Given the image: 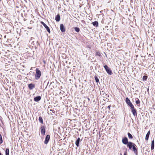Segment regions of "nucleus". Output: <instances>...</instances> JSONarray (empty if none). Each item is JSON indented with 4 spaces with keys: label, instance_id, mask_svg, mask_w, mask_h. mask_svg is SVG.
<instances>
[{
    "label": "nucleus",
    "instance_id": "9d476101",
    "mask_svg": "<svg viewBox=\"0 0 155 155\" xmlns=\"http://www.w3.org/2000/svg\"><path fill=\"white\" fill-rule=\"evenodd\" d=\"M61 31L62 32H64L65 31V28L63 24H61L60 25Z\"/></svg>",
    "mask_w": 155,
    "mask_h": 155
},
{
    "label": "nucleus",
    "instance_id": "6e6552de",
    "mask_svg": "<svg viewBox=\"0 0 155 155\" xmlns=\"http://www.w3.org/2000/svg\"><path fill=\"white\" fill-rule=\"evenodd\" d=\"M50 135H48V134L45 137V140L44 141V143L45 144H47L48 143L49 141L50 140Z\"/></svg>",
    "mask_w": 155,
    "mask_h": 155
},
{
    "label": "nucleus",
    "instance_id": "c756f323",
    "mask_svg": "<svg viewBox=\"0 0 155 155\" xmlns=\"http://www.w3.org/2000/svg\"><path fill=\"white\" fill-rule=\"evenodd\" d=\"M124 155H127V153L126 152H124Z\"/></svg>",
    "mask_w": 155,
    "mask_h": 155
},
{
    "label": "nucleus",
    "instance_id": "aec40b11",
    "mask_svg": "<svg viewBox=\"0 0 155 155\" xmlns=\"http://www.w3.org/2000/svg\"><path fill=\"white\" fill-rule=\"evenodd\" d=\"M128 137L129 139H132L133 138V137L131 134L130 133H128L127 134Z\"/></svg>",
    "mask_w": 155,
    "mask_h": 155
},
{
    "label": "nucleus",
    "instance_id": "f3484780",
    "mask_svg": "<svg viewBox=\"0 0 155 155\" xmlns=\"http://www.w3.org/2000/svg\"><path fill=\"white\" fill-rule=\"evenodd\" d=\"M92 24L94 26L97 27L98 26V23L97 21H95L92 23Z\"/></svg>",
    "mask_w": 155,
    "mask_h": 155
},
{
    "label": "nucleus",
    "instance_id": "f257e3e1",
    "mask_svg": "<svg viewBox=\"0 0 155 155\" xmlns=\"http://www.w3.org/2000/svg\"><path fill=\"white\" fill-rule=\"evenodd\" d=\"M36 74H35V79L36 80H38L41 76V72L38 68L36 69Z\"/></svg>",
    "mask_w": 155,
    "mask_h": 155
},
{
    "label": "nucleus",
    "instance_id": "0eeeda50",
    "mask_svg": "<svg viewBox=\"0 0 155 155\" xmlns=\"http://www.w3.org/2000/svg\"><path fill=\"white\" fill-rule=\"evenodd\" d=\"M41 133L43 135H44L45 133V129L43 126H41Z\"/></svg>",
    "mask_w": 155,
    "mask_h": 155
},
{
    "label": "nucleus",
    "instance_id": "39448f33",
    "mask_svg": "<svg viewBox=\"0 0 155 155\" xmlns=\"http://www.w3.org/2000/svg\"><path fill=\"white\" fill-rule=\"evenodd\" d=\"M131 112L133 115L134 116H137V110L136 109L134 108V106L131 108Z\"/></svg>",
    "mask_w": 155,
    "mask_h": 155
},
{
    "label": "nucleus",
    "instance_id": "9b49d317",
    "mask_svg": "<svg viewBox=\"0 0 155 155\" xmlns=\"http://www.w3.org/2000/svg\"><path fill=\"white\" fill-rule=\"evenodd\" d=\"M136 145L134 143L133 145V146L132 148L134 153L136 154H137V150L136 148Z\"/></svg>",
    "mask_w": 155,
    "mask_h": 155
},
{
    "label": "nucleus",
    "instance_id": "f8f14e48",
    "mask_svg": "<svg viewBox=\"0 0 155 155\" xmlns=\"http://www.w3.org/2000/svg\"><path fill=\"white\" fill-rule=\"evenodd\" d=\"M41 99V97L40 96H38L34 98V101L36 102L39 101Z\"/></svg>",
    "mask_w": 155,
    "mask_h": 155
},
{
    "label": "nucleus",
    "instance_id": "4be33fe9",
    "mask_svg": "<svg viewBox=\"0 0 155 155\" xmlns=\"http://www.w3.org/2000/svg\"><path fill=\"white\" fill-rule=\"evenodd\" d=\"M94 78H95V80L97 82V83H98L99 82V79H98V77L95 76V77H94Z\"/></svg>",
    "mask_w": 155,
    "mask_h": 155
},
{
    "label": "nucleus",
    "instance_id": "7ed1b4c3",
    "mask_svg": "<svg viewBox=\"0 0 155 155\" xmlns=\"http://www.w3.org/2000/svg\"><path fill=\"white\" fill-rule=\"evenodd\" d=\"M126 102L127 104L129 106L130 108L134 106L132 104L130 100L128 97H126Z\"/></svg>",
    "mask_w": 155,
    "mask_h": 155
},
{
    "label": "nucleus",
    "instance_id": "2eb2a0df",
    "mask_svg": "<svg viewBox=\"0 0 155 155\" xmlns=\"http://www.w3.org/2000/svg\"><path fill=\"white\" fill-rule=\"evenodd\" d=\"M154 140H153L152 141H151V150H153L154 148Z\"/></svg>",
    "mask_w": 155,
    "mask_h": 155
},
{
    "label": "nucleus",
    "instance_id": "4468645a",
    "mask_svg": "<svg viewBox=\"0 0 155 155\" xmlns=\"http://www.w3.org/2000/svg\"><path fill=\"white\" fill-rule=\"evenodd\" d=\"M80 141V139L78 137L75 141V145L77 147H78L79 146V142Z\"/></svg>",
    "mask_w": 155,
    "mask_h": 155
},
{
    "label": "nucleus",
    "instance_id": "f03ea898",
    "mask_svg": "<svg viewBox=\"0 0 155 155\" xmlns=\"http://www.w3.org/2000/svg\"><path fill=\"white\" fill-rule=\"evenodd\" d=\"M104 68L105 69L109 75H111L113 73L111 69L108 67V66L106 65L104 66Z\"/></svg>",
    "mask_w": 155,
    "mask_h": 155
},
{
    "label": "nucleus",
    "instance_id": "cd10ccee",
    "mask_svg": "<svg viewBox=\"0 0 155 155\" xmlns=\"http://www.w3.org/2000/svg\"><path fill=\"white\" fill-rule=\"evenodd\" d=\"M150 131H149L147 133V134H146L150 135Z\"/></svg>",
    "mask_w": 155,
    "mask_h": 155
},
{
    "label": "nucleus",
    "instance_id": "b1692460",
    "mask_svg": "<svg viewBox=\"0 0 155 155\" xmlns=\"http://www.w3.org/2000/svg\"><path fill=\"white\" fill-rule=\"evenodd\" d=\"M3 142V140H2V136L1 135H0V143L1 144Z\"/></svg>",
    "mask_w": 155,
    "mask_h": 155
},
{
    "label": "nucleus",
    "instance_id": "423d86ee",
    "mask_svg": "<svg viewBox=\"0 0 155 155\" xmlns=\"http://www.w3.org/2000/svg\"><path fill=\"white\" fill-rule=\"evenodd\" d=\"M122 142L123 144L125 145L127 144L129 142H128L127 138L126 137L122 139Z\"/></svg>",
    "mask_w": 155,
    "mask_h": 155
},
{
    "label": "nucleus",
    "instance_id": "2f4dec72",
    "mask_svg": "<svg viewBox=\"0 0 155 155\" xmlns=\"http://www.w3.org/2000/svg\"><path fill=\"white\" fill-rule=\"evenodd\" d=\"M87 98L88 100V101H89V100H90V99H89V98Z\"/></svg>",
    "mask_w": 155,
    "mask_h": 155
},
{
    "label": "nucleus",
    "instance_id": "72a5a7b5",
    "mask_svg": "<svg viewBox=\"0 0 155 155\" xmlns=\"http://www.w3.org/2000/svg\"><path fill=\"white\" fill-rule=\"evenodd\" d=\"M86 127H87V125H86Z\"/></svg>",
    "mask_w": 155,
    "mask_h": 155
},
{
    "label": "nucleus",
    "instance_id": "bb28decb",
    "mask_svg": "<svg viewBox=\"0 0 155 155\" xmlns=\"http://www.w3.org/2000/svg\"><path fill=\"white\" fill-rule=\"evenodd\" d=\"M96 55L98 56H100L101 55V54L99 52H97L96 53Z\"/></svg>",
    "mask_w": 155,
    "mask_h": 155
},
{
    "label": "nucleus",
    "instance_id": "a211bd4d",
    "mask_svg": "<svg viewBox=\"0 0 155 155\" xmlns=\"http://www.w3.org/2000/svg\"><path fill=\"white\" fill-rule=\"evenodd\" d=\"M9 151L8 148H7L5 150V155H9Z\"/></svg>",
    "mask_w": 155,
    "mask_h": 155
},
{
    "label": "nucleus",
    "instance_id": "a878e982",
    "mask_svg": "<svg viewBox=\"0 0 155 155\" xmlns=\"http://www.w3.org/2000/svg\"><path fill=\"white\" fill-rule=\"evenodd\" d=\"M140 102V101L138 99L136 101V103L137 104H139Z\"/></svg>",
    "mask_w": 155,
    "mask_h": 155
},
{
    "label": "nucleus",
    "instance_id": "ddd939ff",
    "mask_svg": "<svg viewBox=\"0 0 155 155\" xmlns=\"http://www.w3.org/2000/svg\"><path fill=\"white\" fill-rule=\"evenodd\" d=\"M28 87L29 88L30 90H32L35 87V84H33L31 83V84H28Z\"/></svg>",
    "mask_w": 155,
    "mask_h": 155
},
{
    "label": "nucleus",
    "instance_id": "dca6fc26",
    "mask_svg": "<svg viewBox=\"0 0 155 155\" xmlns=\"http://www.w3.org/2000/svg\"><path fill=\"white\" fill-rule=\"evenodd\" d=\"M55 20L57 21H59L60 20V15L59 14L57 15L56 16L55 18Z\"/></svg>",
    "mask_w": 155,
    "mask_h": 155
},
{
    "label": "nucleus",
    "instance_id": "473e14b6",
    "mask_svg": "<svg viewBox=\"0 0 155 155\" xmlns=\"http://www.w3.org/2000/svg\"><path fill=\"white\" fill-rule=\"evenodd\" d=\"M6 35H5V36H4V38H6Z\"/></svg>",
    "mask_w": 155,
    "mask_h": 155
},
{
    "label": "nucleus",
    "instance_id": "5701e85b",
    "mask_svg": "<svg viewBox=\"0 0 155 155\" xmlns=\"http://www.w3.org/2000/svg\"><path fill=\"white\" fill-rule=\"evenodd\" d=\"M147 78V76H144L143 77V80L144 81H146Z\"/></svg>",
    "mask_w": 155,
    "mask_h": 155
},
{
    "label": "nucleus",
    "instance_id": "f704fd0d",
    "mask_svg": "<svg viewBox=\"0 0 155 155\" xmlns=\"http://www.w3.org/2000/svg\"><path fill=\"white\" fill-rule=\"evenodd\" d=\"M120 155H122L121 153H120Z\"/></svg>",
    "mask_w": 155,
    "mask_h": 155
},
{
    "label": "nucleus",
    "instance_id": "1a4fd4ad",
    "mask_svg": "<svg viewBox=\"0 0 155 155\" xmlns=\"http://www.w3.org/2000/svg\"><path fill=\"white\" fill-rule=\"evenodd\" d=\"M134 143L131 142H129L127 144V147H128L130 149H131L133 146V145Z\"/></svg>",
    "mask_w": 155,
    "mask_h": 155
},
{
    "label": "nucleus",
    "instance_id": "393cba45",
    "mask_svg": "<svg viewBox=\"0 0 155 155\" xmlns=\"http://www.w3.org/2000/svg\"><path fill=\"white\" fill-rule=\"evenodd\" d=\"M149 135H146V137H145V139L147 140L149 139Z\"/></svg>",
    "mask_w": 155,
    "mask_h": 155
},
{
    "label": "nucleus",
    "instance_id": "7c9ffc66",
    "mask_svg": "<svg viewBox=\"0 0 155 155\" xmlns=\"http://www.w3.org/2000/svg\"><path fill=\"white\" fill-rule=\"evenodd\" d=\"M0 155H3L0 152Z\"/></svg>",
    "mask_w": 155,
    "mask_h": 155
},
{
    "label": "nucleus",
    "instance_id": "c85d7f7f",
    "mask_svg": "<svg viewBox=\"0 0 155 155\" xmlns=\"http://www.w3.org/2000/svg\"><path fill=\"white\" fill-rule=\"evenodd\" d=\"M107 108H108L109 109V110H110V105H109L108 106V107H107Z\"/></svg>",
    "mask_w": 155,
    "mask_h": 155
},
{
    "label": "nucleus",
    "instance_id": "6ab92c4d",
    "mask_svg": "<svg viewBox=\"0 0 155 155\" xmlns=\"http://www.w3.org/2000/svg\"><path fill=\"white\" fill-rule=\"evenodd\" d=\"M38 120L40 123L41 124H43V120L42 117H39L38 119Z\"/></svg>",
    "mask_w": 155,
    "mask_h": 155
},
{
    "label": "nucleus",
    "instance_id": "412c9836",
    "mask_svg": "<svg viewBox=\"0 0 155 155\" xmlns=\"http://www.w3.org/2000/svg\"><path fill=\"white\" fill-rule=\"evenodd\" d=\"M74 29L75 31L77 32H78L80 31V29L78 27H75Z\"/></svg>",
    "mask_w": 155,
    "mask_h": 155
},
{
    "label": "nucleus",
    "instance_id": "20e7f679",
    "mask_svg": "<svg viewBox=\"0 0 155 155\" xmlns=\"http://www.w3.org/2000/svg\"><path fill=\"white\" fill-rule=\"evenodd\" d=\"M41 23L44 26L45 28L46 29L48 32L49 33H50V31L49 27L43 21H41Z\"/></svg>",
    "mask_w": 155,
    "mask_h": 155
}]
</instances>
